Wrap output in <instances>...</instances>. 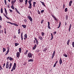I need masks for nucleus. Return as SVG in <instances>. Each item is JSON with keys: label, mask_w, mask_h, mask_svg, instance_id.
<instances>
[{"label": "nucleus", "mask_w": 74, "mask_h": 74, "mask_svg": "<svg viewBox=\"0 0 74 74\" xmlns=\"http://www.w3.org/2000/svg\"><path fill=\"white\" fill-rule=\"evenodd\" d=\"M28 57L29 58H32V54L31 53H29L28 54Z\"/></svg>", "instance_id": "nucleus-1"}, {"label": "nucleus", "mask_w": 74, "mask_h": 74, "mask_svg": "<svg viewBox=\"0 0 74 74\" xmlns=\"http://www.w3.org/2000/svg\"><path fill=\"white\" fill-rule=\"evenodd\" d=\"M27 18L28 19L30 20V22H32V21H33V19H32V17H30V16H28Z\"/></svg>", "instance_id": "nucleus-2"}, {"label": "nucleus", "mask_w": 74, "mask_h": 74, "mask_svg": "<svg viewBox=\"0 0 74 74\" xmlns=\"http://www.w3.org/2000/svg\"><path fill=\"white\" fill-rule=\"evenodd\" d=\"M55 51H54L52 56L51 59H52L54 58V56H55Z\"/></svg>", "instance_id": "nucleus-3"}, {"label": "nucleus", "mask_w": 74, "mask_h": 74, "mask_svg": "<svg viewBox=\"0 0 74 74\" xmlns=\"http://www.w3.org/2000/svg\"><path fill=\"white\" fill-rule=\"evenodd\" d=\"M9 62L8 61H7L6 64V69H8L9 67V65L8 64V63Z\"/></svg>", "instance_id": "nucleus-4"}, {"label": "nucleus", "mask_w": 74, "mask_h": 74, "mask_svg": "<svg viewBox=\"0 0 74 74\" xmlns=\"http://www.w3.org/2000/svg\"><path fill=\"white\" fill-rule=\"evenodd\" d=\"M48 25L47 26V27L48 29H51V27H50V23L49 22V21H48Z\"/></svg>", "instance_id": "nucleus-5"}, {"label": "nucleus", "mask_w": 74, "mask_h": 74, "mask_svg": "<svg viewBox=\"0 0 74 74\" xmlns=\"http://www.w3.org/2000/svg\"><path fill=\"white\" fill-rule=\"evenodd\" d=\"M16 57L17 58H19L20 55V53L19 52H18L16 53Z\"/></svg>", "instance_id": "nucleus-6"}, {"label": "nucleus", "mask_w": 74, "mask_h": 74, "mask_svg": "<svg viewBox=\"0 0 74 74\" xmlns=\"http://www.w3.org/2000/svg\"><path fill=\"white\" fill-rule=\"evenodd\" d=\"M51 15L52 17H53V18L55 19V21H58V19H57V18H56V17H55V16H54L52 15V14H51Z\"/></svg>", "instance_id": "nucleus-7"}, {"label": "nucleus", "mask_w": 74, "mask_h": 74, "mask_svg": "<svg viewBox=\"0 0 74 74\" xmlns=\"http://www.w3.org/2000/svg\"><path fill=\"white\" fill-rule=\"evenodd\" d=\"M16 68V67L13 66L12 69L11 70V71H13V70H15Z\"/></svg>", "instance_id": "nucleus-8"}, {"label": "nucleus", "mask_w": 74, "mask_h": 74, "mask_svg": "<svg viewBox=\"0 0 74 74\" xmlns=\"http://www.w3.org/2000/svg\"><path fill=\"white\" fill-rule=\"evenodd\" d=\"M4 9H5V14L7 16L8 13H7V10H6V9H5V8Z\"/></svg>", "instance_id": "nucleus-9"}, {"label": "nucleus", "mask_w": 74, "mask_h": 74, "mask_svg": "<svg viewBox=\"0 0 74 74\" xmlns=\"http://www.w3.org/2000/svg\"><path fill=\"white\" fill-rule=\"evenodd\" d=\"M60 64H61L62 63V60L61 58H60V61H59Z\"/></svg>", "instance_id": "nucleus-10"}, {"label": "nucleus", "mask_w": 74, "mask_h": 74, "mask_svg": "<svg viewBox=\"0 0 74 74\" xmlns=\"http://www.w3.org/2000/svg\"><path fill=\"white\" fill-rule=\"evenodd\" d=\"M71 24L69 28V31L70 32V30H71Z\"/></svg>", "instance_id": "nucleus-11"}, {"label": "nucleus", "mask_w": 74, "mask_h": 74, "mask_svg": "<svg viewBox=\"0 0 74 74\" xmlns=\"http://www.w3.org/2000/svg\"><path fill=\"white\" fill-rule=\"evenodd\" d=\"M21 40H23V32H21Z\"/></svg>", "instance_id": "nucleus-12"}, {"label": "nucleus", "mask_w": 74, "mask_h": 74, "mask_svg": "<svg viewBox=\"0 0 74 74\" xmlns=\"http://www.w3.org/2000/svg\"><path fill=\"white\" fill-rule=\"evenodd\" d=\"M37 47V45L36 44L35 45L34 47H33V49L34 50Z\"/></svg>", "instance_id": "nucleus-13"}, {"label": "nucleus", "mask_w": 74, "mask_h": 74, "mask_svg": "<svg viewBox=\"0 0 74 74\" xmlns=\"http://www.w3.org/2000/svg\"><path fill=\"white\" fill-rule=\"evenodd\" d=\"M72 3H73V1H70L69 3V6H71V4H72Z\"/></svg>", "instance_id": "nucleus-14"}, {"label": "nucleus", "mask_w": 74, "mask_h": 74, "mask_svg": "<svg viewBox=\"0 0 74 74\" xmlns=\"http://www.w3.org/2000/svg\"><path fill=\"white\" fill-rule=\"evenodd\" d=\"M33 7H35V5L36 4V2H33Z\"/></svg>", "instance_id": "nucleus-15"}, {"label": "nucleus", "mask_w": 74, "mask_h": 74, "mask_svg": "<svg viewBox=\"0 0 74 74\" xmlns=\"http://www.w3.org/2000/svg\"><path fill=\"white\" fill-rule=\"evenodd\" d=\"M38 38L40 40H42V37L41 36H38Z\"/></svg>", "instance_id": "nucleus-16"}, {"label": "nucleus", "mask_w": 74, "mask_h": 74, "mask_svg": "<svg viewBox=\"0 0 74 74\" xmlns=\"http://www.w3.org/2000/svg\"><path fill=\"white\" fill-rule=\"evenodd\" d=\"M40 50L39 49H37L36 50L35 52L36 53H38V52H40Z\"/></svg>", "instance_id": "nucleus-17"}, {"label": "nucleus", "mask_w": 74, "mask_h": 74, "mask_svg": "<svg viewBox=\"0 0 74 74\" xmlns=\"http://www.w3.org/2000/svg\"><path fill=\"white\" fill-rule=\"evenodd\" d=\"M19 51L20 52V53H21L22 52V49H21V48H20L19 49Z\"/></svg>", "instance_id": "nucleus-18"}, {"label": "nucleus", "mask_w": 74, "mask_h": 74, "mask_svg": "<svg viewBox=\"0 0 74 74\" xmlns=\"http://www.w3.org/2000/svg\"><path fill=\"white\" fill-rule=\"evenodd\" d=\"M11 8H12V9H13V10H15V8H14V7L13 5V4H12V5L11 7Z\"/></svg>", "instance_id": "nucleus-19"}, {"label": "nucleus", "mask_w": 74, "mask_h": 74, "mask_svg": "<svg viewBox=\"0 0 74 74\" xmlns=\"http://www.w3.org/2000/svg\"><path fill=\"white\" fill-rule=\"evenodd\" d=\"M40 2H41V3L42 4V5H43L44 7H45V3H44V2H42L41 1H40Z\"/></svg>", "instance_id": "nucleus-20"}, {"label": "nucleus", "mask_w": 74, "mask_h": 74, "mask_svg": "<svg viewBox=\"0 0 74 74\" xmlns=\"http://www.w3.org/2000/svg\"><path fill=\"white\" fill-rule=\"evenodd\" d=\"M21 26H22V27H23L24 28H26V25H21Z\"/></svg>", "instance_id": "nucleus-21"}, {"label": "nucleus", "mask_w": 74, "mask_h": 74, "mask_svg": "<svg viewBox=\"0 0 74 74\" xmlns=\"http://www.w3.org/2000/svg\"><path fill=\"white\" fill-rule=\"evenodd\" d=\"M12 25H14L15 26H18V24L15 23H13V24Z\"/></svg>", "instance_id": "nucleus-22"}, {"label": "nucleus", "mask_w": 74, "mask_h": 74, "mask_svg": "<svg viewBox=\"0 0 74 74\" xmlns=\"http://www.w3.org/2000/svg\"><path fill=\"white\" fill-rule=\"evenodd\" d=\"M29 8H30V9H31L32 8V4H29V7H28Z\"/></svg>", "instance_id": "nucleus-23"}, {"label": "nucleus", "mask_w": 74, "mask_h": 74, "mask_svg": "<svg viewBox=\"0 0 74 74\" xmlns=\"http://www.w3.org/2000/svg\"><path fill=\"white\" fill-rule=\"evenodd\" d=\"M6 51V49L5 48L3 47V52H4Z\"/></svg>", "instance_id": "nucleus-24"}, {"label": "nucleus", "mask_w": 74, "mask_h": 74, "mask_svg": "<svg viewBox=\"0 0 74 74\" xmlns=\"http://www.w3.org/2000/svg\"><path fill=\"white\" fill-rule=\"evenodd\" d=\"M46 51H47V49L46 48H44L43 50V52H46Z\"/></svg>", "instance_id": "nucleus-25"}, {"label": "nucleus", "mask_w": 74, "mask_h": 74, "mask_svg": "<svg viewBox=\"0 0 74 74\" xmlns=\"http://www.w3.org/2000/svg\"><path fill=\"white\" fill-rule=\"evenodd\" d=\"M28 2L29 4H32V3H32V1L29 0L28 1Z\"/></svg>", "instance_id": "nucleus-26"}, {"label": "nucleus", "mask_w": 74, "mask_h": 74, "mask_svg": "<svg viewBox=\"0 0 74 74\" xmlns=\"http://www.w3.org/2000/svg\"><path fill=\"white\" fill-rule=\"evenodd\" d=\"M18 34H20L21 33V29H19L18 30Z\"/></svg>", "instance_id": "nucleus-27"}, {"label": "nucleus", "mask_w": 74, "mask_h": 74, "mask_svg": "<svg viewBox=\"0 0 74 74\" xmlns=\"http://www.w3.org/2000/svg\"><path fill=\"white\" fill-rule=\"evenodd\" d=\"M15 47H17V46H18V45L19 43H15Z\"/></svg>", "instance_id": "nucleus-28"}, {"label": "nucleus", "mask_w": 74, "mask_h": 74, "mask_svg": "<svg viewBox=\"0 0 74 74\" xmlns=\"http://www.w3.org/2000/svg\"><path fill=\"white\" fill-rule=\"evenodd\" d=\"M6 22H7V23H10V24H11V25H12V24H13L12 23L10 22L6 21Z\"/></svg>", "instance_id": "nucleus-29"}, {"label": "nucleus", "mask_w": 74, "mask_h": 74, "mask_svg": "<svg viewBox=\"0 0 74 74\" xmlns=\"http://www.w3.org/2000/svg\"><path fill=\"white\" fill-rule=\"evenodd\" d=\"M33 62V60L32 59L31 60H28V62Z\"/></svg>", "instance_id": "nucleus-30"}, {"label": "nucleus", "mask_w": 74, "mask_h": 74, "mask_svg": "<svg viewBox=\"0 0 74 74\" xmlns=\"http://www.w3.org/2000/svg\"><path fill=\"white\" fill-rule=\"evenodd\" d=\"M70 40H68V42H67V45H69V42H70Z\"/></svg>", "instance_id": "nucleus-31"}, {"label": "nucleus", "mask_w": 74, "mask_h": 74, "mask_svg": "<svg viewBox=\"0 0 74 74\" xmlns=\"http://www.w3.org/2000/svg\"><path fill=\"white\" fill-rule=\"evenodd\" d=\"M13 66L16 67V64L15 63H14Z\"/></svg>", "instance_id": "nucleus-32"}, {"label": "nucleus", "mask_w": 74, "mask_h": 74, "mask_svg": "<svg viewBox=\"0 0 74 74\" xmlns=\"http://www.w3.org/2000/svg\"><path fill=\"white\" fill-rule=\"evenodd\" d=\"M63 56H65V57H67V54H64L63 55Z\"/></svg>", "instance_id": "nucleus-33"}, {"label": "nucleus", "mask_w": 74, "mask_h": 74, "mask_svg": "<svg viewBox=\"0 0 74 74\" xmlns=\"http://www.w3.org/2000/svg\"><path fill=\"white\" fill-rule=\"evenodd\" d=\"M1 14H2L3 13V8H1Z\"/></svg>", "instance_id": "nucleus-34"}, {"label": "nucleus", "mask_w": 74, "mask_h": 74, "mask_svg": "<svg viewBox=\"0 0 74 74\" xmlns=\"http://www.w3.org/2000/svg\"><path fill=\"white\" fill-rule=\"evenodd\" d=\"M28 1V0H25V5H27V2Z\"/></svg>", "instance_id": "nucleus-35"}, {"label": "nucleus", "mask_w": 74, "mask_h": 74, "mask_svg": "<svg viewBox=\"0 0 74 74\" xmlns=\"http://www.w3.org/2000/svg\"><path fill=\"white\" fill-rule=\"evenodd\" d=\"M41 34L42 36H44V34H45V33L44 32H42L41 33Z\"/></svg>", "instance_id": "nucleus-36"}, {"label": "nucleus", "mask_w": 74, "mask_h": 74, "mask_svg": "<svg viewBox=\"0 0 74 74\" xmlns=\"http://www.w3.org/2000/svg\"><path fill=\"white\" fill-rule=\"evenodd\" d=\"M24 37L25 38H27V34H25L24 35Z\"/></svg>", "instance_id": "nucleus-37"}, {"label": "nucleus", "mask_w": 74, "mask_h": 74, "mask_svg": "<svg viewBox=\"0 0 74 74\" xmlns=\"http://www.w3.org/2000/svg\"><path fill=\"white\" fill-rule=\"evenodd\" d=\"M9 60H10V61H11V60H13V59L12 58V57H10L9 58Z\"/></svg>", "instance_id": "nucleus-38"}, {"label": "nucleus", "mask_w": 74, "mask_h": 74, "mask_svg": "<svg viewBox=\"0 0 74 74\" xmlns=\"http://www.w3.org/2000/svg\"><path fill=\"white\" fill-rule=\"evenodd\" d=\"M38 14H40L41 13H40V12L39 11V10H38Z\"/></svg>", "instance_id": "nucleus-39"}, {"label": "nucleus", "mask_w": 74, "mask_h": 74, "mask_svg": "<svg viewBox=\"0 0 74 74\" xmlns=\"http://www.w3.org/2000/svg\"><path fill=\"white\" fill-rule=\"evenodd\" d=\"M64 11H65V12H67V8H66L65 9Z\"/></svg>", "instance_id": "nucleus-40"}, {"label": "nucleus", "mask_w": 74, "mask_h": 74, "mask_svg": "<svg viewBox=\"0 0 74 74\" xmlns=\"http://www.w3.org/2000/svg\"><path fill=\"white\" fill-rule=\"evenodd\" d=\"M72 45L73 48L74 47V41L72 42Z\"/></svg>", "instance_id": "nucleus-41"}, {"label": "nucleus", "mask_w": 74, "mask_h": 74, "mask_svg": "<svg viewBox=\"0 0 74 74\" xmlns=\"http://www.w3.org/2000/svg\"><path fill=\"white\" fill-rule=\"evenodd\" d=\"M68 16H66V20H67V19H68Z\"/></svg>", "instance_id": "nucleus-42"}, {"label": "nucleus", "mask_w": 74, "mask_h": 74, "mask_svg": "<svg viewBox=\"0 0 74 74\" xmlns=\"http://www.w3.org/2000/svg\"><path fill=\"white\" fill-rule=\"evenodd\" d=\"M19 1H20V2L21 3H22V2H23V0H19Z\"/></svg>", "instance_id": "nucleus-43"}, {"label": "nucleus", "mask_w": 74, "mask_h": 74, "mask_svg": "<svg viewBox=\"0 0 74 74\" xmlns=\"http://www.w3.org/2000/svg\"><path fill=\"white\" fill-rule=\"evenodd\" d=\"M24 21L25 22V23H27V20H26V19H24Z\"/></svg>", "instance_id": "nucleus-44"}, {"label": "nucleus", "mask_w": 74, "mask_h": 74, "mask_svg": "<svg viewBox=\"0 0 74 74\" xmlns=\"http://www.w3.org/2000/svg\"><path fill=\"white\" fill-rule=\"evenodd\" d=\"M4 2L5 4L7 5V1H6V0H4Z\"/></svg>", "instance_id": "nucleus-45"}, {"label": "nucleus", "mask_w": 74, "mask_h": 74, "mask_svg": "<svg viewBox=\"0 0 74 74\" xmlns=\"http://www.w3.org/2000/svg\"><path fill=\"white\" fill-rule=\"evenodd\" d=\"M43 12H44V10H41L40 11V12L41 13H42Z\"/></svg>", "instance_id": "nucleus-46"}, {"label": "nucleus", "mask_w": 74, "mask_h": 74, "mask_svg": "<svg viewBox=\"0 0 74 74\" xmlns=\"http://www.w3.org/2000/svg\"><path fill=\"white\" fill-rule=\"evenodd\" d=\"M9 11L10 12H13V11H12V10L11 9H9Z\"/></svg>", "instance_id": "nucleus-47"}, {"label": "nucleus", "mask_w": 74, "mask_h": 74, "mask_svg": "<svg viewBox=\"0 0 74 74\" xmlns=\"http://www.w3.org/2000/svg\"><path fill=\"white\" fill-rule=\"evenodd\" d=\"M0 20L2 21V18L1 17V16H0Z\"/></svg>", "instance_id": "nucleus-48"}, {"label": "nucleus", "mask_w": 74, "mask_h": 74, "mask_svg": "<svg viewBox=\"0 0 74 74\" xmlns=\"http://www.w3.org/2000/svg\"><path fill=\"white\" fill-rule=\"evenodd\" d=\"M5 17L8 19H10L9 18V17H8L7 16H6Z\"/></svg>", "instance_id": "nucleus-49"}, {"label": "nucleus", "mask_w": 74, "mask_h": 74, "mask_svg": "<svg viewBox=\"0 0 74 74\" xmlns=\"http://www.w3.org/2000/svg\"><path fill=\"white\" fill-rule=\"evenodd\" d=\"M51 38H53V34H51Z\"/></svg>", "instance_id": "nucleus-50"}, {"label": "nucleus", "mask_w": 74, "mask_h": 74, "mask_svg": "<svg viewBox=\"0 0 74 74\" xmlns=\"http://www.w3.org/2000/svg\"><path fill=\"white\" fill-rule=\"evenodd\" d=\"M18 13V14H20V12H19L18 11V10H17V11H16Z\"/></svg>", "instance_id": "nucleus-51"}, {"label": "nucleus", "mask_w": 74, "mask_h": 74, "mask_svg": "<svg viewBox=\"0 0 74 74\" xmlns=\"http://www.w3.org/2000/svg\"><path fill=\"white\" fill-rule=\"evenodd\" d=\"M36 44H38V40H36Z\"/></svg>", "instance_id": "nucleus-52"}, {"label": "nucleus", "mask_w": 74, "mask_h": 74, "mask_svg": "<svg viewBox=\"0 0 74 74\" xmlns=\"http://www.w3.org/2000/svg\"><path fill=\"white\" fill-rule=\"evenodd\" d=\"M44 22V20H43L41 21V23H43V22Z\"/></svg>", "instance_id": "nucleus-53"}, {"label": "nucleus", "mask_w": 74, "mask_h": 74, "mask_svg": "<svg viewBox=\"0 0 74 74\" xmlns=\"http://www.w3.org/2000/svg\"><path fill=\"white\" fill-rule=\"evenodd\" d=\"M60 25H59L58 27V29H59V27H60Z\"/></svg>", "instance_id": "nucleus-54"}, {"label": "nucleus", "mask_w": 74, "mask_h": 74, "mask_svg": "<svg viewBox=\"0 0 74 74\" xmlns=\"http://www.w3.org/2000/svg\"><path fill=\"white\" fill-rule=\"evenodd\" d=\"M56 64H55L53 66V67H55L56 66Z\"/></svg>", "instance_id": "nucleus-55"}, {"label": "nucleus", "mask_w": 74, "mask_h": 74, "mask_svg": "<svg viewBox=\"0 0 74 74\" xmlns=\"http://www.w3.org/2000/svg\"><path fill=\"white\" fill-rule=\"evenodd\" d=\"M12 66V64L10 63L9 65V66Z\"/></svg>", "instance_id": "nucleus-56"}, {"label": "nucleus", "mask_w": 74, "mask_h": 74, "mask_svg": "<svg viewBox=\"0 0 74 74\" xmlns=\"http://www.w3.org/2000/svg\"><path fill=\"white\" fill-rule=\"evenodd\" d=\"M27 53L26 52H25L24 53L25 55H27Z\"/></svg>", "instance_id": "nucleus-57"}, {"label": "nucleus", "mask_w": 74, "mask_h": 74, "mask_svg": "<svg viewBox=\"0 0 74 74\" xmlns=\"http://www.w3.org/2000/svg\"><path fill=\"white\" fill-rule=\"evenodd\" d=\"M5 63H4L3 64V68L4 67V66H5Z\"/></svg>", "instance_id": "nucleus-58"}, {"label": "nucleus", "mask_w": 74, "mask_h": 74, "mask_svg": "<svg viewBox=\"0 0 74 74\" xmlns=\"http://www.w3.org/2000/svg\"><path fill=\"white\" fill-rule=\"evenodd\" d=\"M26 64V62H24L23 65H24V66H25V65Z\"/></svg>", "instance_id": "nucleus-59"}, {"label": "nucleus", "mask_w": 74, "mask_h": 74, "mask_svg": "<svg viewBox=\"0 0 74 74\" xmlns=\"http://www.w3.org/2000/svg\"><path fill=\"white\" fill-rule=\"evenodd\" d=\"M3 15L4 16H5V17L6 16L5 15V13H3Z\"/></svg>", "instance_id": "nucleus-60"}, {"label": "nucleus", "mask_w": 74, "mask_h": 74, "mask_svg": "<svg viewBox=\"0 0 74 74\" xmlns=\"http://www.w3.org/2000/svg\"><path fill=\"white\" fill-rule=\"evenodd\" d=\"M34 39L36 40V41H37V40H38L37 39V38H34Z\"/></svg>", "instance_id": "nucleus-61"}, {"label": "nucleus", "mask_w": 74, "mask_h": 74, "mask_svg": "<svg viewBox=\"0 0 74 74\" xmlns=\"http://www.w3.org/2000/svg\"><path fill=\"white\" fill-rule=\"evenodd\" d=\"M64 7H65V5H64V4L63 6V8H64Z\"/></svg>", "instance_id": "nucleus-62"}, {"label": "nucleus", "mask_w": 74, "mask_h": 74, "mask_svg": "<svg viewBox=\"0 0 74 74\" xmlns=\"http://www.w3.org/2000/svg\"><path fill=\"white\" fill-rule=\"evenodd\" d=\"M14 38H16V36L15 35L14 36Z\"/></svg>", "instance_id": "nucleus-63"}, {"label": "nucleus", "mask_w": 74, "mask_h": 74, "mask_svg": "<svg viewBox=\"0 0 74 74\" xmlns=\"http://www.w3.org/2000/svg\"><path fill=\"white\" fill-rule=\"evenodd\" d=\"M14 2L13 1H12V4H14Z\"/></svg>", "instance_id": "nucleus-64"}]
</instances>
